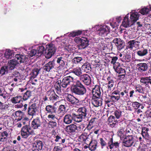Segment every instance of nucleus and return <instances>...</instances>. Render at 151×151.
<instances>
[{
  "mask_svg": "<svg viewBox=\"0 0 151 151\" xmlns=\"http://www.w3.org/2000/svg\"><path fill=\"white\" fill-rule=\"evenodd\" d=\"M19 55L17 54L15 56V58L9 61L8 62V64L7 66H4L0 70V73L2 75L8 72V70H12L14 69L15 66L18 63L17 60L19 59V57H18Z\"/></svg>",
  "mask_w": 151,
  "mask_h": 151,
  "instance_id": "obj_1",
  "label": "nucleus"
},
{
  "mask_svg": "<svg viewBox=\"0 0 151 151\" xmlns=\"http://www.w3.org/2000/svg\"><path fill=\"white\" fill-rule=\"evenodd\" d=\"M45 109L46 114H49L47 116L48 119L53 120L57 119L55 115L57 112V107L54 105H49L46 106Z\"/></svg>",
  "mask_w": 151,
  "mask_h": 151,
  "instance_id": "obj_2",
  "label": "nucleus"
},
{
  "mask_svg": "<svg viewBox=\"0 0 151 151\" xmlns=\"http://www.w3.org/2000/svg\"><path fill=\"white\" fill-rule=\"evenodd\" d=\"M47 122L45 119H43L39 117L33 119L31 123V126L34 129H36L39 127L43 128L46 127Z\"/></svg>",
  "mask_w": 151,
  "mask_h": 151,
  "instance_id": "obj_3",
  "label": "nucleus"
},
{
  "mask_svg": "<svg viewBox=\"0 0 151 151\" xmlns=\"http://www.w3.org/2000/svg\"><path fill=\"white\" fill-rule=\"evenodd\" d=\"M74 41L78 44V47L80 50L85 48L89 45V40L86 37H82L81 38L76 37L75 38Z\"/></svg>",
  "mask_w": 151,
  "mask_h": 151,
  "instance_id": "obj_4",
  "label": "nucleus"
},
{
  "mask_svg": "<svg viewBox=\"0 0 151 151\" xmlns=\"http://www.w3.org/2000/svg\"><path fill=\"white\" fill-rule=\"evenodd\" d=\"M57 47L52 43L47 44L45 50V56L47 59L50 58L55 53Z\"/></svg>",
  "mask_w": 151,
  "mask_h": 151,
  "instance_id": "obj_5",
  "label": "nucleus"
},
{
  "mask_svg": "<svg viewBox=\"0 0 151 151\" xmlns=\"http://www.w3.org/2000/svg\"><path fill=\"white\" fill-rule=\"evenodd\" d=\"M137 137L132 135H128L126 137L122 142L123 145L126 147H129L132 145Z\"/></svg>",
  "mask_w": 151,
  "mask_h": 151,
  "instance_id": "obj_6",
  "label": "nucleus"
},
{
  "mask_svg": "<svg viewBox=\"0 0 151 151\" xmlns=\"http://www.w3.org/2000/svg\"><path fill=\"white\" fill-rule=\"evenodd\" d=\"M64 100L70 104L76 105H78L79 103V100L71 94L65 93L64 94Z\"/></svg>",
  "mask_w": 151,
  "mask_h": 151,
  "instance_id": "obj_7",
  "label": "nucleus"
},
{
  "mask_svg": "<svg viewBox=\"0 0 151 151\" xmlns=\"http://www.w3.org/2000/svg\"><path fill=\"white\" fill-rule=\"evenodd\" d=\"M71 91L72 93L79 95H83L86 93V89L83 86H73Z\"/></svg>",
  "mask_w": 151,
  "mask_h": 151,
  "instance_id": "obj_8",
  "label": "nucleus"
},
{
  "mask_svg": "<svg viewBox=\"0 0 151 151\" xmlns=\"http://www.w3.org/2000/svg\"><path fill=\"white\" fill-rule=\"evenodd\" d=\"M108 121L110 123V127L111 128L115 127L117 126L119 122L120 123V125L121 123L123 124V123H124V124L126 125L125 121L123 120H118L115 116L113 115H111L108 117Z\"/></svg>",
  "mask_w": 151,
  "mask_h": 151,
  "instance_id": "obj_9",
  "label": "nucleus"
},
{
  "mask_svg": "<svg viewBox=\"0 0 151 151\" xmlns=\"http://www.w3.org/2000/svg\"><path fill=\"white\" fill-rule=\"evenodd\" d=\"M110 29L107 26L100 27L96 31V33L102 37L106 36L110 32Z\"/></svg>",
  "mask_w": 151,
  "mask_h": 151,
  "instance_id": "obj_10",
  "label": "nucleus"
},
{
  "mask_svg": "<svg viewBox=\"0 0 151 151\" xmlns=\"http://www.w3.org/2000/svg\"><path fill=\"white\" fill-rule=\"evenodd\" d=\"M43 146L42 141L37 140L32 144V148L29 151H39L42 149Z\"/></svg>",
  "mask_w": 151,
  "mask_h": 151,
  "instance_id": "obj_11",
  "label": "nucleus"
},
{
  "mask_svg": "<svg viewBox=\"0 0 151 151\" xmlns=\"http://www.w3.org/2000/svg\"><path fill=\"white\" fill-rule=\"evenodd\" d=\"M38 111V108L35 103L30 104L29 105L27 110L28 115L32 116H35Z\"/></svg>",
  "mask_w": 151,
  "mask_h": 151,
  "instance_id": "obj_12",
  "label": "nucleus"
},
{
  "mask_svg": "<svg viewBox=\"0 0 151 151\" xmlns=\"http://www.w3.org/2000/svg\"><path fill=\"white\" fill-rule=\"evenodd\" d=\"M116 47L118 51H120L125 46L124 42L120 38H115L112 41Z\"/></svg>",
  "mask_w": 151,
  "mask_h": 151,
  "instance_id": "obj_13",
  "label": "nucleus"
},
{
  "mask_svg": "<svg viewBox=\"0 0 151 151\" xmlns=\"http://www.w3.org/2000/svg\"><path fill=\"white\" fill-rule=\"evenodd\" d=\"M54 141L56 142H59L60 144H63L67 140L66 136L65 134H58L55 135Z\"/></svg>",
  "mask_w": 151,
  "mask_h": 151,
  "instance_id": "obj_14",
  "label": "nucleus"
},
{
  "mask_svg": "<svg viewBox=\"0 0 151 151\" xmlns=\"http://www.w3.org/2000/svg\"><path fill=\"white\" fill-rule=\"evenodd\" d=\"M120 142L119 141L113 142V138H111L109 140L107 143L108 146L109 148L112 150L114 147L115 148H117L119 147Z\"/></svg>",
  "mask_w": 151,
  "mask_h": 151,
  "instance_id": "obj_15",
  "label": "nucleus"
},
{
  "mask_svg": "<svg viewBox=\"0 0 151 151\" xmlns=\"http://www.w3.org/2000/svg\"><path fill=\"white\" fill-rule=\"evenodd\" d=\"M80 80L82 81L85 85H90L91 84V79L90 77L87 74H83L80 76Z\"/></svg>",
  "mask_w": 151,
  "mask_h": 151,
  "instance_id": "obj_16",
  "label": "nucleus"
},
{
  "mask_svg": "<svg viewBox=\"0 0 151 151\" xmlns=\"http://www.w3.org/2000/svg\"><path fill=\"white\" fill-rule=\"evenodd\" d=\"M111 101L113 102H116L120 99L121 97L120 91L117 90L112 92L111 95L110 96Z\"/></svg>",
  "mask_w": 151,
  "mask_h": 151,
  "instance_id": "obj_17",
  "label": "nucleus"
},
{
  "mask_svg": "<svg viewBox=\"0 0 151 151\" xmlns=\"http://www.w3.org/2000/svg\"><path fill=\"white\" fill-rule=\"evenodd\" d=\"M100 86H95L94 88H92V98H100L101 92L99 88Z\"/></svg>",
  "mask_w": 151,
  "mask_h": 151,
  "instance_id": "obj_18",
  "label": "nucleus"
},
{
  "mask_svg": "<svg viewBox=\"0 0 151 151\" xmlns=\"http://www.w3.org/2000/svg\"><path fill=\"white\" fill-rule=\"evenodd\" d=\"M73 81V78L70 76L65 77L62 81L61 85H74Z\"/></svg>",
  "mask_w": 151,
  "mask_h": 151,
  "instance_id": "obj_19",
  "label": "nucleus"
},
{
  "mask_svg": "<svg viewBox=\"0 0 151 151\" xmlns=\"http://www.w3.org/2000/svg\"><path fill=\"white\" fill-rule=\"evenodd\" d=\"M89 150L91 151H94L96 149L98 145V142L96 139L92 138L89 142Z\"/></svg>",
  "mask_w": 151,
  "mask_h": 151,
  "instance_id": "obj_20",
  "label": "nucleus"
},
{
  "mask_svg": "<svg viewBox=\"0 0 151 151\" xmlns=\"http://www.w3.org/2000/svg\"><path fill=\"white\" fill-rule=\"evenodd\" d=\"M55 63L53 61H49L43 67L44 71L49 72L50 70L54 68Z\"/></svg>",
  "mask_w": 151,
  "mask_h": 151,
  "instance_id": "obj_21",
  "label": "nucleus"
},
{
  "mask_svg": "<svg viewBox=\"0 0 151 151\" xmlns=\"http://www.w3.org/2000/svg\"><path fill=\"white\" fill-rule=\"evenodd\" d=\"M76 125L72 124L66 127L65 131L69 134H73L76 132Z\"/></svg>",
  "mask_w": 151,
  "mask_h": 151,
  "instance_id": "obj_22",
  "label": "nucleus"
},
{
  "mask_svg": "<svg viewBox=\"0 0 151 151\" xmlns=\"http://www.w3.org/2000/svg\"><path fill=\"white\" fill-rule=\"evenodd\" d=\"M96 120H97V119L96 117H94L90 120L86 129L90 130L96 126L97 124V121H96Z\"/></svg>",
  "mask_w": 151,
  "mask_h": 151,
  "instance_id": "obj_23",
  "label": "nucleus"
},
{
  "mask_svg": "<svg viewBox=\"0 0 151 151\" xmlns=\"http://www.w3.org/2000/svg\"><path fill=\"white\" fill-rule=\"evenodd\" d=\"M88 136L89 135H88L87 133L84 132L79 136V138L81 142H84L86 145H88L90 139L88 137Z\"/></svg>",
  "mask_w": 151,
  "mask_h": 151,
  "instance_id": "obj_24",
  "label": "nucleus"
},
{
  "mask_svg": "<svg viewBox=\"0 0 151 151\" xmlns=\"http://www.w3.org/2000/svg\"><path fill=\"white\" fill-rule=\"evenodd\" d=\"M78 114L84 119L88 114V111L87 109L84 106L79 108L78 109Z\"/></svg>",
  "mask_w": 151,
  "mask_h": 151,
  "instance_id": "obj_25",
  "label": "nucleus"
},
{
  "mask_svg": "<svg viewBox=\"0 0 151 151\" xmlns=\"http://www.w3.org/2000/svg\"><path fill=\"white\" fill-rule=\"evenodd\" d=\"M21 132L22 137L26 138L28 137L30 133L28 130L27 125H26L23 127L21 130Z\"/></svg>",
  "mask_w": 151,
  "mask_h": 151,
  "instance_id": "obj_26",
  "label": "nucleus"
},
{
  "mask_svg": "<svg viewBox=\"0 0 151 151\" xmlns=\"http://www.w3.org/2000/svg\"><path fill=\"white\" fill-rule=\"evenodd\" d=\"M138 70L141 72H145L148 69V65L145 63H141L137 64Z\"/></svg>",
  "mask_w": 151,
  "mask_h": 151,
  "instance_id": "obj_27",
  "label": "nucleus"
},
{
  "mask_svg": "<svg viewBox=\"0 0 151 151\" xmlns=\"http://www.w3.org/2000/svg\"><path fill=\"white\" fill-rule=\"evenodd\" d=\"M73 113L68 114L65 115L63 119V122L66 124L71 123L73 120V117H72Z\"/></svg>",
  "mask_w": 151,
  "mask_h": 151,
  "instance_id": "obj_28",
  "label": "nucleus"
},
{
  "mask_svg": "<svg viewBox=\"0 0 151 151\" xmlns=\"http://www.w3.org/2000/svg\"><path fill=\"white\" fill-rule=\"evenodd\" d=\"M66 106L65 105L61 104L59 107L57 113L58 116L62 117L67 112L66 110Z\"/></svg>",
  "mask_w": 151,
  "mask_h": 151,
  "instance_id": "obj_29",
  "label": "nucleus"
},
{
  "mask_svg": "<svg viewBox=\"0 0 151 151\" xmlns=\"http://www.w3.org/2000/svg\"><path fill=\"white\" fill-rule=\"evenodd\" d=\"M82 69L86 73H90L91 70V65L88 63H84L82 66Z\"/></svg>",
  "mask_w": 151,
  "mask_h": 151,
  "instance_id": "obj_30",
  "label": "nucleus"
},
{
  "mask_svg": "<svg viewBox=\"0 0 151 151\" xmlns=\"http://www.w3.org/2000/svg\"><path fill=\"white\" fill-rule=\"evenodd\" d=\"M149 129L146 127H143L142 128L141 134L143 137L146 139L148 140L149 138V135L148 132L149 131Z\"/></svg>",
  "mask_w": 151,
  "mask_h": 151,
  "instance_id": "obj_31",
  "label": "nucleus"
},
{
  "mask_svg": "<svg viewBox=\"0 0 151 151\" xmlns=\"http://www.w3.org/2000/svg\"><path fill=\"white\" fill-rule=\"evenodd\" d=\"M101 99L100 98H92V103L96 107H98L101 105Z\"/></svg>",
  "mask_w": 151,
  "mask_h": 151,
  "instance_id": "obj_32",
  "label": "nucleus"
},
{
  "mask_svg": "<svg viewBox=\"0 0 151 151\" xmlns=\"http://www.w3.org/2000/svg\"><path fill=\"white\" fill-rule=\"evenodd\" d=\"M31 92L30 91H27L23 94H21V95L19 96V98H20V99H23L24 101V102L25 101L29 99L31 96Z\"/></svg>",
  "mask_w": 151,
  "mask_h": 151,
  "instance_id": "obj_33",
  "label": "nucleus"
},
{
  "mask_svg": "<svg viewBox=\"0 0 151 151\" xmlns=\"http://www.w3.org/2000/svg\"><path fill=\"white\" fill-rule=\"evenodd\" d=\"M122 26L125 28L129 27L130 26V21L129 20V14L124 17L122 23Z\"/></svg>",
  "mask_w": 151,
  "mask_h": 151,
  "instance_id": "obj_34",
  "label": "nucleus"
},
{
  "mask_svg": "<svg viewBox=\"0 0 151 151\" xmlns=\"http://www.w3.org/2000/svg\"><path fill=\"white\" fill-rule=\"evenodd\" d=\"M23 101L22 100H19V114L23 113L22 111H25L27 109V104H25V103H23Z\"/></svg>",
  "mask_w": 151,
  "mask_h": 151,
  "instance_id": "obj_35",
  "label": "nucleus"
},
{
  "mask_svg": "<svg viewBox=\"0 0 151 151\" xmlns=\"http://www.w3.org/2000/svg\"><path fill=\"white\" fill-rule=\"evenodd\" d=\"M72 117H73V120L77 122H79L82 121L84 118L79 115L78 114H76L73 113Z\"/></svg>",
  "mask_w": 151,
  "mask_h": 151,
  "instance_id": "obj_36",
  "label": "nucleus"
},
{
  "mask_svg": "<svg viewBox=\"0 0 151 151\" xmlns=\"http://www.w3.org/2000/svg\"><path fill=\"white\" fill-rule=\"evenodd\" d=\"M116 72L119 75L122 74V76H124V75H125L126 71L124 69L122 68L120 65H118L114 69Z\"/></svg>",
  "mask_w": 151,
  "mask_h": 151,
  "instance_id": "obj_37",
  "label": "nucleus"
},
{
  "mask_svg": "<svg viewBox=\"0 0 151 151\" xmlns=\"http://www.w3.org/2000/svg\"><path fill=\"white\" fill-rule=\"evenodd\" d=\"M67 86H54L57 92L59 94H60L62 92H64L65 91V88H66Z\"/></svg>",
  "mask_w": 151,
  "mask_h": 151,
  "instance_id": "obj_38",
  "label": "nucleus"
},
{
  "mask_svg": "<svg viewBox=\"0 0 151 151\" xmlns=\"http://www.w3.org/2000/svg\"><path fill=\"white\" fill-rule=\"evenodd\" d=\"M150 78V77H142L140 79V82L145 85H147L149 84H151V79Z\"/></svg>",
  "mask_w": 151,
  "mask_h": 151,
  "instance_id": "obj_39",
  "label": "nucleus"
},
{
  "mask_svg": "<svg viewBox=\"0 0 151 151\" xmlns=\"http://www.w3.org/2000/svg\"><path fill=\"white\" fill-rule=\"evenodd\" d=\"M148 53V50L147 49L144 48H142L141 50H138L137 52V54L139 56L142 57Z\"/></svg>",
  "mask_w": 151,
  "mask_h": 151,
  "instance_id": "obj_40",
  "label": "nucleus"
},
{
  "mask_svg": "<svg viewBox=\"0 0 151 151\" xmlns=\"http://www.w3.org/2000/svg\"><path fill=\"white\" fill-rule=\"evenodd\" d=\"M139 14L137 12L133 13L131 14L130 19L132 22H135L138 19Z\"/></svg>",
  "mask_w": 151,
  "mask_h": 151,
  "instance_id": "obj_41",
  "label": "nucleus"
},
{
  "mask_svg": "<svg viewBox=\"0 0 151 151\" xmlns=\"http://www.w3.org/2000/svg\"><path fill=\"white\" fill-rule=\"evenodd\" d=\"M52 92L50 93L49 94L50 96L49 97V101H52L53 100H59V97L55 93H52Z\"/></svg>",
  "mask_w": 151,
  "mask_h": 151,
  "instance_id": "obj_42",
  "label": "nucleus"
},
{
  "mask_svg": "<svg viewBox=\"0 0 151 151\" xmlns=\"http://www.w3.org/2000/svg\"><path fill=\"white\" fill-rule=\"evenodd\" d=\"M118 59V58L117 56H114L112 57L111 60V63L114 65L113 68L115 69V68L118 65H120V63L118 62H116Z\"/></svg>",
  "mask_w": 151,
  "mask_h": 151,
  "instance_id": "obj_43",
  "label": "nucleus"
},
{
  "mask_svg": "<svg viewBox=\"0 0 151 151\" xmlns=\"http://www.w3.org/2000/svg\"><path fill=\"white\" fill-rule=\"evenodd\" d=\"M4 55L7 59H10L14 55L13 52L9 49H7L4 53Z\"/></svg>",
  "mask_w": 151,
  "mask_h": 151,
  "instance_id": "obj_44",
  "label": "nucleus"
},
{
  "mask_svg": "<svg viewBox=\"0 0 151 151\" xmlns=\"http://www.w3.org/2000/svg\"><path fill=\"white\" fill-rule=\"evenodd\" d=\"M40 70V69L38 68H35L33 69L30 74L31 78H36L39 74Z\"/></svg>",
  "mask_w": 151,
  "mask_h": 151,
  "instance_id": "obj_45",
  "label": "nucleus"
},
{
  "mask_svg": "<svg viewBox=\"0 0 151 151\" xmlns=\"http://www.w3.org/2000/svg\"><path fill=\"white\" fill-rule=\"evenodd\" d=\"M106 139L105 138H100L99 139V143L102 149L107 146V144L106 142Z\"/></svg>",
  "mask_w": 151,
  "mask_h": 151,
  "instance_id": "obj_46",
  "label": "nucleus"
},
{
  "mask_svg": "<svg viewBox=\"0 0 151 151\" xmlns=\"http://www.w3.org/2000/svg\"><path fill=\"white\" fill-rule=\"evenodd\" d=\"M84 31H82L81 30H78L77 31H72L70 34V36L72 37H75L81 35L82 33H83Z\"/></svg>",
  "mask_w": 151,
  "mask_h": 151,
  "instance_id": "obj_47",
  "label": "nucleus"
},
{
  "mask_svg": "<svg viewBox=\"0 0 151 151\" xmlns=\"http://www.w3.org/2000/svg\"><path fill=\"white\" fill-rule=\"evenodd\" d=\"M150 6L149 8H148L147 7H144V8L142 9L139 11V12L142 14L145 15L148 13L151 10V6Z\"/></svg>",
  "mask_w": 151,
  "mask_h": 151,
  "instance_id": "obj_48",
  "label": "nucleus"
},
{
  "mask_svg": "<svg viewBox=\"0 0 151 151\" xmlns=\"http://www.w3.org/2000/svg\"><path fill=\"white\" fill-rule=\"evenodd\" d=\"M65 59L63 57H59L57 58V62L60 65V66L63 67L65 65Z\"/></svg>",
  "mask_w": 151,
  "mask_h": 151,
  "instance_id": "obj_49",
  "label": "nucleus"
},
{
  "mask_svg": "<svg viewBox=\"0 0 151 151\" xmlns=\"http://www.w3.org/2000/svg\"><path fill=\"white\" fill-rule=\"evenodd\" d=\"M45 48L43 46L41 45V46H39L37 50V56H39L40 55H41L45 51Z\"/></svg>",
  "mask_w": 151,
  "mask_h": 151,
  "instance_id": "obj_50",
  "label": "nucleus"
},
{
  "mask_svg": "<svg viewBox=\"0 0 151 151\" xmlns=\"http://www.w3.org/2000/svg\"><path fill=\"white\" fill-rule=\"evenodd\" d=\"M122 112L119 110H116L114 111L113 114L115 116V117L117 120L119 119L122 116Z\"/></svg>",
  "mask_w": 151,
  "mask_h": 151,
  "instance_id": "obj_51",
  "label": "nucleus"
},
{
  "mask_svg": "<svg viewBox=\"0 0 151 151\" xmlns=\"http://www.w3.org/2000/svg\"><path fill=\"white\" fill-rule=\"evenodd\" d=\"M135 87V92H138L139 93L144 94L145 88L142 87L141 86H137Z\"/></svg>",
  "mask_w": 151,
  "mask_h": 151,
  "instance_id": "obj_52",
  "label": "nucleus"
},
{
  "mask_svg": "<svg viewBox=\"0 0 151 151\" xmlns=\"http://www.w3.org/2000/svg\"><path fill=\"white\" fill-rule=\"evenodd\" d=\"M72 72L78 76H80L82 73L81 69L79 67L74 69Z\"/></svg>",
  "mask_w": 151,
  "mask_h": 151,
  "instance_id": "obj_53",
  "label": "nucleus"
},
{
  "mask_svg": "<svg viewBox=\"0 0 151 151\" xmlns=\"http://www.w3.org/2000/svg\"><path fill=\"white\" fill-rule=\"evenodd\" d=\"M55 120L53 121L51 120L49 121L48 123V126L50 128H53L56 127L57 126V123L55 121Z\"/></svg>",
  "mask_w": 151,
  "mask_h": 151,
  "instance_id": "obj_54",
  "label": "nucleus"
},
{
  "mask_svg": "<svg viewBox=\"0 0 151 151\" xmlns=\"http://www.w3.org/2000/svg\"><path fill=\"white\" fill-rule=\"evenodd\" d=\"M121 93V97L123 96H125L124 97L125 100H128L129 99V96L128 94V91L126 90H125L124 92H120Z\"/></svg>",
  "mask_w": 151,
  "mask_h": 151,
  "instance_id": "obj_55",
  "label": "nucleus"
},
{
  "mask_svg": "<svg viewBox=\"0 0 151 151\" xmlns=\"http://www.w3.org/2000/svg\"><path fill=\"white\" fill-rule=\"evenodd\" d=\"M19 52V62L20 63H25L27 58L25 55H22L20 54Z\"/></svg>",
  "mask_w": 151,
  "mask_h": 151,
  "instance_id": "obj_56",
  "label": "nucleus"
},
{
  "mask_svg": "<svg viewBox=\"0 0 151 151\" xmlns=\"http://www.w3.org/2000/svg\"><path fill=\"white\" fill-rule=\"evenodd\" d=\"M85 124H81L78 126L76 125V131L78 132H81L83 130Z\"/></svg>",
  "mask_w": 151,
  "mask_h": 151,
  "instance_id": "obj_57",
  "label": "nucleus"
},
{
  "mask_svg": "<svg viewBox=\"0 0 151 151\" xmlns=\"http://www.w3.org/2000/svg\"><path fill=\"white\" fill-rule=\"evenodd\" d=\"M134 40H130L128 42V46H127V47L128 48L132 49L134 47Z\"/></svg>",
  "mask_w": 151,
  "mask_h": 151,
  "instance_id": "obj_58",
  "label": "nucleus"
},
{
  "mask_svg": "<svg viewBox=\"0 0 151 151\" xmlns=\"http://www.w3.org/2000/svg\"><path fill=\"white\" fill-rule=\"evenodd\" d=\"M83 60V59L81 57H75L72 60L73 62L74 63H76L81 62Z\"/></svg>",
  "mask_w": 151,
  "mask_h": 151,
  "instance_id": "obj_59",
  "label": "nucleus"
},
{
  "mask_svg": "<svg viewBox=\"0 0 151 151\" xmlns=\"http://www.w3.org/2000/svg\"><path fill=\"white\" fill-rule=\"evenodd\" d=\"M141 105V103L137 101L132 103V106L134 109L137 110L139 106Z\"/></svg>",
  "mask_w": 151,
  "mask_h": 151,
  "instance_id": "obj_60",
  "label": "nucleus"
},
{
  "mask_svg": "<svg viewBox=\"0 0 151 151\" xmlns=\"http://www.w3.org/2000/svg\"><path fill=\"white\" fill-rule=\"evenodd\" d=\"M28 54L31 57H32L36 55H37V50L32 49L28 52Z\"/></svg>",
  "mask_w": 151,
  "mask_h": 151,
  "instance_id": "obj_61",
  "label": "nucleus"
},
{
  "mask_svg": "<svg viewBox=\"0 0 151 151\" xmlns=\"http://www.w3.org/2000/svg\"><path fill=\"white\" fill-rule=\"evenodd\" d=\"M26 65L25 63H19V70H21V71L25 72V67Z\"/></svg>",
  "mask_w": 151,
  "mask_h": 151,
  "instance_id": "obj_62",
  "label": "nucleus"
},
{
  "mask_svg": "<svg viewBox=\"0 0 151 151\" xmlns=\"http://www.w3.org/2000/svg\"><path fill=\"white\" fill-rule=\"evenodd\" d=\"M50 93V91H47V94L43 98V99L44 101H49V97L50 96L49 94Z\"/></svg>",
  "mask_w": 151,
  "mask_h": 151,
  "instance_id": "obj_63",
  "label": "nucleus"
},
{
  "mask_svg": "<svg viewBox=\"0 0 151 151\" xmlns=\"http://www.w3.org/2000/svg\"><path fill=\"white\" fill-rule=\"evenodd\" d=\"M62 148L59 146H56L53 149V151H62Z\"/></svg>",
  "mask_w": 151,
  "mask_h": 151,
  "instance_id": "obj_64",
  "label": "nucleus"
}]
</instances>
